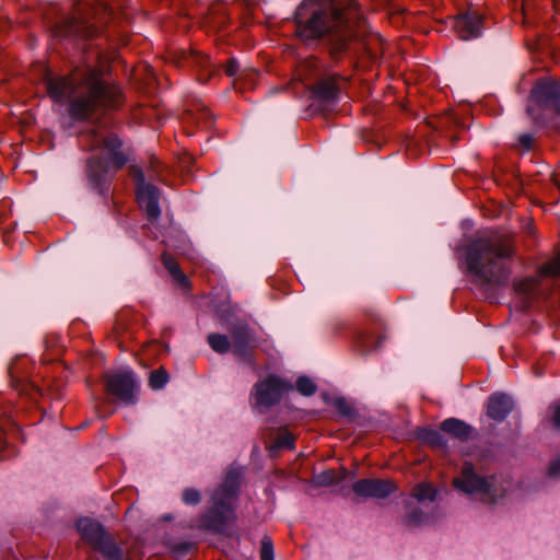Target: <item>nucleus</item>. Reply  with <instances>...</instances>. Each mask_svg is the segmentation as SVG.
Wrapping results in <instances>:
<instances>
[{
	"instance_id": "f257e3e1",
	"label": "nucleus",
	"mask_w": 560,
	"mask_h": 560,
	"mask_svg": "<svg viewBox=\"0 0 560 560\" xmlns=\"http://www.w3.org/2000/svg\"><path fill=\"white\" fill-rule=\"evenodd\" d=\"M45 84L55 102L68 101L67 110L73 120L93 122L80 133L79 143L88 151H103L86 159L85 176L92 191L108 198L113 179L127 165L129 158L122 150L120 137L98 120L94 121V116L119 108L124 102L121 90L104 80L102 70L91 65L75 67L69 77L48 75Z\"/></svg>"
},
{
	"instance_id": "f03ea898",
	"label": "nucleus",
	"mask_w": 560,
	"mask_h": 560,
	"mask_svg": "<svg viewBox=\"0 0 560 560\" xmlns=\"http://www.w3.org/2000/svg\"><path fill=\"white\" fill-rule=\"evenodd\" d=\"M366 21L355 0H305L296 12V35L306 44L327 36L334 60L366 55L380 59L381 43L366 40Z\"/></svg>"
},
{
	"instance_id": "7ed1b4c3",
	"label": "nucleus",
	"mask_w": 560,
	"mask_h": 560,
	"mask_svg": "<svg viewBox=\"0 0 560 560\" xmlns=\"http://www.w3.org/2000/svg\"><path fill=\"white\" fill-rule=\"evenodd\" d=\"M514 235L485 232L467 247L466 264L474 281L485 290L503 285L510 276L505 260L514 256Z\"/></svg>"
},
{
	"instance_id": "20e7f679",
	"label": "nucleus",
	"mask_w": 560,
	"mask_h": 560,
	"mask_svg": "<svg viewBox=\"0 0 560 560\" xmlns=\"http://www.w3.org/2000/svg\"><path fill=\"white\" fill-rule=\"evenodd\" d=\"M526 113L536 131L560 128V81L544 78L536 81L528 96Z\"/></svg>"
},
{
	"instance_id": "39448f33",
	"label": "nucleus",
	"mask_w": 560,
	"mask_h": 560,
	"mask_svg": "<svg viewBox=\"0 0 560 560\" xmlns=\"http://www.w3.org/2000/svg\"><path fill=\"white\" fill-rule=\"evenodd\" d=\"M240 472L236 469L228 471L223 483L217 489L211 499V508L200 518V526L212 530H222L234 521L233 501L236 497Z\"/></svg>"
},
{
	"instance_id": "423d86ee",
	"label": "nucleus",
	"mask_w": 560,
	"mask_h": 560,
	"mask_svg": "<svg viewBox=\"0 0 560 560\" xmlns=\"http://www.w3.org/2000/svg\"><path fill=\"white\" fill-rule=\"evenodd\" d=\"M453 485L456 489L487 503L501 499L508 490L495 477L485 478L477 475L470 464L464 465L460 476L453 480Z\"/></svg>"
},
{
	"instance_id": "0eeeda50",
	"label": "nucleus",
	"mask_w": 560,
	"mask_h": 560,
	"mask_svg": "<svg viewBox=\"0 0 560 560\" xmlns=\"http://www.w3.org/2000/svg\"><path fill=\"white\" fill-rule=\"evenodd\" d=\"M314 80L315 82L308 86L312 106L319 112L331 110L337 104L340 93L337 77L335 74L322 75L318 71H315Z\"/></svg>"
},
{
	"instance_id": "6e6552de",
	"label": "nucleus",
	"mask_w": 560,
	"mask_h": 560,
	"mask_svg": "<svg viewBox=\"0 0 560 560\" xmlns=\"http://www.w3.org/2000/svg\"><path fill=\"white\" fill-rule=\"evenodd\" d=\"M78 530L82 539L100 550L107 560H121L120 549L105 535L97 522L82 518L78 522Z\"/></svg>"
},
{
	"instance_id": "1a4fd4ad",
	"label": "nucleus",
	"mask_w": 560,
	"mask_h": 560,
	"mask_svg": "<svg viewBox=\"0 0 560 560\" xmlns=\"http://www.w3.org/2000/svg\"><path fill=\"white\" fill-rule=\"evenodd\" d=\"M97 34V28L81 16H69L56 23L52 35L60 39L78 45L80 42L92 39Z\"/></svg>"
},
{
	"instance_id": "9d476101",
	"label": "nucleus",
	"mask_w": 560,
	"mask_h": 560,
	"mask_svg": "<svg viewBox=\"0 0 560 560\" xmlns=\"http://www.w3.org/2000/svg\"><path fill=\"white\" fill-rule=\"evenodd\" d=\"M291 385L276 376H269L265 381L254 386V408L262 413L265 410L279 402L284 392L289 390Z\"/></svg>"
},
{
	"instance_id": "9b49d317",
	"label": "nucleus",
	"mask_w": 560,
	"mask_h": 560,
	"mask_svg": "<svg viewBox=\"0 0 560 560\" xmlns=\"http://www.w3.org/2000/svg\"><path fill=\"white\" fill-rule=\"evenodd\" d=\"M105 385L108 394L115 396L125 404H133L136 400L137 382L131 371H119L105 376Z\"/></svg>"
},
{
	"instance_id": "f8f14e48",
	"label": "nucleus",
	"mask_w": 560,
	"mask_h": 560,
	"mask_svg": "<svg viewBox=\"0 0 560 560\" xmlns=\"http://www.w3.org/2000/svg\"><path fill=\"white\" fill-rule=\"evenodd\" d=\"M131 172L136 186V197L140 208L144 207V210H161L160 188L145 180V175L140 167L133 166Z\"/></svg>"
},
{
	"instance_id": "ddd939ff",
	"label": "nucleus",
	"mask_w": 560,
	"mask_h": 560,
	"mask_svg": "<svg viewBox=\"0 0 560 560\" xmlns=\"http://www.w3.org/2000/svg\"><path fill=\"white\" fill-rule=\"evenodd\" d=\"M454 30L462 40H472L483 34V16L474 10L466 11L456 16Z\"/></svg>"
},
{
	"instance_id": "4468645a",
	"label": "nucleus",
	"mask_w": 560,
	"mask_h": 560,
	"mask_svg": "<svg viewBox=\"0 0 560 560\" xmlns=\"http://www.w3.org/2000/svg\"><path fill=\"white\" fill-rule=\"evenodd\" d=\"M178 67L196 68L200 71L198 80L207 83L215 72V68L207 55L196 50H182L176 59Z\"/></svg>"
},
{
	"instance_id": "2eb2a0df",
	"label": "nucleus",
	"mask_w": 560,
	"mask_h": 560,
	"mask_svg": "<svg viewBox=\"0 0 560 560\" xmlns=\"http://www.w3.org/2000/svg\"><path fill=\"white\" fill-rule=\"evenodd\" d=\"M352 489L359 497L384 499L396 491V485L384 479H361L353 483Z\"/></svg>"
},
{
	"instance_id": "dca6fc26",
	"label": "nucleus",
	"mask_w": 560,
	"mask_h": 560,
	"mask_svg": "<svg viewBox=\"0 0 560 560\" xmlns=\"http://www.w3.org/2000/svg\"><path fill=\"white\" fill-rule=\"evenodd\" d=\"M252 342L253 335L247 327L240 326L233 330L231 339V349L240 360L253 363Z\"/></svg>"
},
{
	"instance_id": "f3484780",
	"label": "nucleus",
	"mask_w": 560,
	"mask_h": 560,
	"mask_svg": "<svg viewBox=\"0 0 560 560\" xmlns=\"http://www.w3.org/2000/svg\"><path fill=\"white\" fill-rule=\"evenodd\" d=\"M512 409L513 401L511 397L505 394L495 393L488 399L487 415L495 421L504 420Z\"/></svg>"
},
{
	"instance_id": "a211bd4d",
	"label": "nucleus",
	"mask_w": 560,
	"mask_h": 560,
	"mask_svg": "<svg viewBox=\"0 0 560 560\" xmlns=\"http://www.w3.org/2000/svg\"><path fill=\"white\" fill-rule=\"evenodd\" d=\"M225 73L244 83L245 88H253L258 73L253 69H241L236 58H230L225 67Z\"/></svg>"
},
{
	"instance_id": "6ab92c4d",
	"label": "nucleus",
	"mask_w": 560,
	"mask_h": 560,
	"mask_svg": "<svg viewBox=\"0 0 560 560\" xmlns=\"http://www.w3.org/2000/svg\"><path fill=\"white\" fill-rule=\"evenodd\" d=\"M441 430L456 439L467 440L471 433V428L462 420L450 418L441 423Z\"/></svg>"
},
{
	"instance_id": "aec40b11",
	"label": "nucleus",
	"mask_w": 560,
	"mask_h": 560,
	"mask_svg": "<svg viewBox=\"0 0 560 560\" xmlns=\"http://www.w3.org/2000/svg\"><path fill=\"white\" fill-rule=\"evenodd\" d=\"M417 438L423 443L431 445L432 447L442 448L445 446L443 434L434 429H419L417 432Z\"/></svg>"
},
{
	"instance_id": "412c9836",
	"label": "nucleus",
	"mask_w": 560,
	"mask_h": 560,
	"mask_svg": "<svg viewBox=\"0 0 560 560\" xmlns=\"http://www.w3.org/2000/svg\"><path fill=\"white\" fill-rule=\"evenodd\" d=\"M162 262H163L164 267L168 270V272L173 276L175 281H177L183 287H185L187 284V278L184 275V272L180 270V268L174 257H172L168 254H163Z\"/></svg>"
},
{
	"instance_id": "4be33fe9",
	"label": "nucleus",
	"mask_w": 560,
	"mask_h": 560,
	"mask_svg": "<svg viewBox=\"0 0 560 560\" xmlns=\"http://www.w3.org/2000/svg\"><path fill=\"white\" fill-rule=\"evenodd\" d=\"M539 287L538 278H525L520 280L515 284V290L517 293L524 295L525 298L535 296Z\"/></svg>"
},
{
	"instance_id": "5701e85b",
	"label": "nucleus",
	"mask_w": 560,
	"mask_h": 560,
	"mask_svg": "<svg viewBox=\"0 0 560 560\" xmlns=\"http://www.w3.org/2000/svg\"><path fill=\"white\" fill-rule=\"evenodd\" d=\"M412 497L419 502L434 501L436 497V490L431 483H419L412 490Z\"/></svg>"
},
{
	"instance_id": "b1692460",
	"label": "nucleus",
	"mask_w": 560,
	"mask_h": 560,
	"mask_svg": "<svg viewBox=\"0 0 560 560\" xmlns=\"http://www.w3.org/2000/svg\"><path fill=\"white\" fill-rule=\"evenodd\" d=\"M208 342L211 349L218 353H225L231 349V341L224 335L210 334Z\"/></svg>"
},
{
	"instance_id": "393cba45",
	"label": "nucleus",
	"mask_w": 560,
	"mask_h": 560,
	"mask_svg": "<svg viewBox=\"0 0 560 560\" xmlns=\"http://www.w3.org/2000/svg\"><path fill=\"white\" fill-rule=\"evenodd\" d=\"M273 448H293L294 447V436L285 429H281L277 433V438Z\"/></svg>"
},
{
	"instance_id": "a878e982",
	"label": "nucleus",
	"mask_w": 560,
	"mask_h": 560,
	"mask_svg": "<svg viewBox=\"0 0 560 560\" xmlns=\"http://www.w3.org/2000/svg\"><path fill=\"white\" fill-rule=\"evenodd\" d=\"M539 276L556 277L560 276V254L553 259L542 265L539 269Z\"/></svg>"
},
{
	"instance_id": "bb28decb",
	"label": "nucleus",
	"mask_w": 560,
	"mask_h": 560,
	"mask_svg": "<svg viewBox=\"0 0 560 560\" xmlns=\"http://www.w3.org/2000/svg\"><path fill=\"white\" fill-rule=\"evenodd\" d=\"M168 381L165 370L159 369L150 374L149 384L153 389H161Z\"/></svg>"
},
{
	"instance_id": "cd10ccee",
	"label": "nucleus",
	"mask_w": 560,
	"mask_h": 560,
	"mask_svg": "<svg viewBox=\"0 0 560 560\" xmlns=\"http://www.w3.org/2000/svg\"><path fill=\"white\" fill-rule=\"evenodd\" d=\"M534 147V133L524 132L517 136V142L514 144L516 150L529 152Z\"/></svg>"
},
{
	"instance_id": "c85d7f7f",
	"label": "nucleus",
	"mask_w": 560,
	"mask_h": 560,
	"mask_svg": "<svg viewBox=\"0 0 560 560\" xmlns=\"http://www.w3.org/2000/svg\"><path fill=\"white\" fill-rule=\"evenodd\" d=\"M296 389L304 396H311L316 392V385L311 378L302 376L296 381Z\"/></svg>"
},
{
	"instance_id": "c756f323",
	"label": "nucleus",
	"mask_w": 560,
	"mask_h": 560,
	"mask_svg": "<svg viewBox=\"0 0 560 560\" xmlns=\"http://www.w3.org/2000/svg\"><path fill=\"white\" fill-rule=\"evenodd\" d=\"M332 405L343 416H351L353 412L351 405L342 397L335 398Z\"/></svg>"
},
{
	"instance_id": "7c9ffc66",
	"label": "nucleus",
	"mask_w": 560,
	"mask_h": 560,
	"mask_svg": "<svg viewBox=\"0 0 560 560\" xmlns=\"http://www.w3.org/2000/svg\"><path fill=\"white\" fill-rule=\"evenodd\" d=\"M260 559L261 560H273V546L269 538H264L261 541L260 549Z\"/></svg>"
},
{
	"instance_id": "2f4dec72",
	"label": "nucleus",
	"mask_w": 560,
	"mask_h": 560,
	"mask_svg": "<svg viewBox=\"0 0 560 560\" xmlns=\"http://www.w3.org/2000/svg\"><path fill=\"white\" fill-rule=\"evenodd\" d=\"M183 501L186 504H197L200 501V493L195 489H185L183 492Z\"/></svg>"
},
{
	"instance_id": "473e14b6",
	"label": "nucleus",
	"mask_w": 560,
	"mask_h": 560,
	"mask_svg": "<svg viewBox=\"0 0 560 560\" xmlns=\"http://www.w3.org/2000/svg\"><path fill=\"white\" fill-rule=\"evenodd\" d=\"M427 516L420 512H412L406 517V522L410 525H421L427 523Z\"/></svg>"
},
{
	"instance_id": "72a5a7b5",
	"label": "nucleus",
	"mask_w": 560,
	"mask_h": 560,
	"mask_svg": "<svg viewBox=\"0 0 560 560\" xmlns=\"http://www.w3.org/2000/svg\"><path fill=\"white\" fill-rule=\"evenodd\" d=\"M552 423L555 428L560 429V404L553 408Z\"/></svg>"
},
{
	"instance_id": "f704fd0d",
	"label": "nucleus",
	"mask_w": 560,
	"mask_h": 560,
	"mask_svg": "<svg viewBox=\"0 0 560 560\" xmlns=\"http://www.w3.org/2000/svg\"><path fill=\"white\" fill-rule=\"evenodd\" d=\"M549 474L551 476L560 475V458L556 459L549 467Z\"/></svg>"
},
{
	"instance_id": "c9c22d12",
	"label": "nucleus",
	"mask_w": 560,
	"mask_h": 560,
	"mask_svg": "<svg viewBox=\"0 0 560 560\" xmlns=\"http://www.w3.org/2000/svg\"><path fill=\"white\" fill-rule=\"evenodd\" d=\"M523 230L530 234V235H534L535 234V229H534V223H533V219L532 218H527L524 225H523Z\"/></svg>"
},
{
	"instance_id": "e433bc0d",
	"label": "nucleus",
	"mask_w": 560,
	"mask_h": 560,
	"mask_svg": "<svg viewBox=\"0 0 560 560\" xmlns=\"http://www.w3.org/2000/svg\"><path fill=\"white\" fill-rule=\"evenodd\" d=\"M313 68H314V69H315V68H317V65H316V62H315V61H307V62H305V63L302 66V69H301V72H302V73H301V75H302L304 72H308V71H310V75H313V74L311 73V71H312V69H313Z\"/></svg>"
},
{
	"instance_id": "4c0bfd02",
	"label": "nucleus",
	"mask_w": 560,
	"mask_h": 560,
	"mask_svg": "<svg viewBox=\"0 0 560 560\" xmlns=\"http://www.w3.org/2000/svg\"><path fill=\"white\" fill-rule=\"evenodd\" d=\"M201 115H202V117H203V118H206V119H208V118H209V119H212V115H211V113H210V112H209V109H208V108H206L205 106H202Z\"/></svg>"
},
{
	"instance_id": "58836bf2",
	"label": "nucleus",
	"mask_w": 560,
	"mask_h": 560,
	"mask_svg": "<svg viewBox=\"0 0 560 560\" xmlns=\"http://www.w3.org/2000/svg\"><path fill=\"white\" fill-rule=\"evenodd\" d=\"M319 478H320V482H323V483H327L330 480V476L328 474H324Z\"/></svg>"
},
{
	"instance_id": "ea45409f",
	"label": "nucleus",
	"mask_w": 560,
	"mask_h": 560,
	"mask_svg": "<svg viewBox=\"0 0 560 560\" xmlns=\"http://www.w3.org/2000/svg\"><path fill=\"white\" fill-rule=\"evenodd\" d=\"M4 439H3V434H2V428H0V451H2L4 448Z\"/></svg>"
},
{
	"instance_id": "a19ab883",
	"label": "nucleus",
	"mask_w": 560,
	"mask_h": 560,
	"mask_svg": "<svg viewBox=\"0 0 560 560\" xmlns=\"http://www.w3.org/2000/svg\"><path fill=\"white\" fill-rule=\"evenodd\" d=\"M152 214H154V218L158 217L159 212L158 211H154V212H151Z\"/></svg>"
}]
</instances>
